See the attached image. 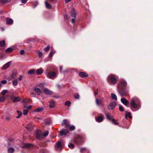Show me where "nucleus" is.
<instances>
[{"instance_id": "nucleus-25", "label": "nucleus", "mask_w": 153, "mask_h": 153, "mask_svg": "<svg viewBox=\"0 0 153 153\" xmlns=\"http://www.w3.org/2000/svg\"><path fill=\"white\" fill-rule=\"evenodd\" d=\"M7 151L8 153H13L14 151V149L12 148H10L8 149Z\"/></svg>"}, {"instance_id": "nucleus-48", "label": "nucleus", "mask_w": 153, "mask_h": 153, "mask_svg": "<svg viewBox=\"0 0 153 153\" xmlns=\"http://www.w3.org/2000/svg\"><path fill=\"white\" fill-rule=\"evenodd\" d=\"M74 98L76 99H79V96L77 93H76L75 94Z\"/></svg>"}, {"instance_id": "nucleus-59", "label": "nucleus", "mask_w": 153, "mask_h": 153, "mask_svg": "<svg viewBox=\"0 0 153 153\" xmlns=\"http://www.w3.org/2000/svg\"><path fill=\"white\" fill-rule=\"evenodd\" d=\"M22 76L20 75H19V80H21L22 79Z\"/></svg>"}, {"instance_id": "nucleus-55", "label": "nucleus", "mask_w": 153, "mask_h": 153, "mask_svg": "<svg viewBox=\"0 0 153 153\" xmlns=\"http://www.w3.org/2000/svg\"><path fill=\"white\" fill-rule=\"evenodd\" d=\"M27 0H21V2L23 4H25L27 1Z\"/></svg>"}, {"instance_id": "nucleus-10", "label": "nucleus", "mask_w": 153, "mask_h": 153, "mask_svg": "<svg viewBox=\"0 0 153 153\" xmlns=\"http://www.w3.org/2000/svg\"><path fill=\"white\" fill-rule=\"evenodd\" d=\"M43 90L45 93L47 95H51L53 94L52 91L47 88L43 89Z\"/></svg>"}, {"instance_id": "nucleus-13", "label": "nucleus", "mask_w": 153, "mask_h": 153, "mask_svg": "<svg viewBox=\"0 0 153 153\" xmlns=\"http://www.w3.org/2000/svg\"><path fill=\"white\" fill-rule=\"evenodd\" d=\"M121 102L125 105L127 106L128 104V101L125 98H123L121 99Z\"/></svg>"}, {"instance_id": "nucleus-19", "label": "nucleus", "mask_w": 153, "mask_h": 153, "mask_svg": "<svg viewBox=\"0 0 153 153\" xmlns=\"http://www.w3.org/2000/svg\"><path fill=\"white\" fill-rule=\"evenodd\" d=\"M79 76L82 77H85L88 76V75L85 72H81L79 74Z\"/></svg>"}, {"instance_id": "nucleus-43", "label": "nucleus", "mask_w": 153, "mask_h": 153, "mask_svg": "<svg viewBox=\"0 0 153 153\" xmlns=\"http://www.w3.org/2000/svg\"><path fill=\"white\" fill-rule=\"evenodd\" d=\"M68 146L69 148L72 149L74 147V145L71 143H70L68 145Z\"/></svg>"}, {"instance_id": "nucleus-49", "label": "nucleus", "mask_w": 153, "mask_h": 153, "mask_svg": "<svg viewBox=\"0 0 153 153\" xmlns=\"http://www.w3.org/2000/svg\"><path fill=\"white\" fill-rule=\"evenodd\" d=\"M31 107H32V106H31V105H29L28 106H24V108H26V109L28 110L29 109H30L31 108Z\"/></svg>"}, {"instance_id": "nucleus-11", "label": "nucleus", "mask_w": 153, "mask_h": 153, "mask_svg": "<svg viewBox=\"0 0 153 153\" xmlns=\"http://www.w3.org/2000/svg\"><path fill=\"white\" fill-rule=\"evenodd\" d=\"M33 90L36 92L38 93H37V95H40V94L42 92V90H41L40 89L36 87L34 88Z\"/></svg>"}, {"instance_id": "nucleus-57", "label": "nucleus", "mask_w": 153, "mask_h": 153, "mask_svg": "<svg viewBox=\"0 0 153 153\" xmlns=\"http://www.w3.org/2000/svg\"><path fill=\"white\" fill-rule=\"evenodd\" d=\"M10 119L11 118L7 116L6 117V120L7 121H9Z\"/></svg>"}, {"instance_id": "nucleus-4", "label": "nucleus", "mask_w": 153, "mask_h": 153, "mask_svg": "<svg viewBox=\"0 0 153 153\" xmlns=\"http://www.w3.org/2000/svg\"><path fill=\"white\" fill-rule=\"evenodd\" d=\"M56 73L55 72L50 71L48 74H46V76L48 78L52 79L56 77Z\"/></svg>"}, {"instance_id": "nucleus-46", "label": "nucleus", "mask_w": 153, "mask_h": 153, "mask_svg": "<svg viewBox=\"0 0 153 153\" xmlns=\"http://www.w3.org/2000/svg\"><path fill=\"white\" fill-rule=\"evenodd\" d=\"M106 116L107 119L108 120H110L111 119V117L108 113L106 114Z\"/></svg>"}, {"instance_id": "nucleus-17", "label": "nucleus", "mask_w": 153, "mask_h": 153, "mask_svg": "<svg viewBox=\"0 0 153 153\" xmlns=\"http://www.w3.org/2000/svg\"><path fill=\"white\" fill-rule=\"evenodd\" d=\"M13 20L10 18H7V19L6 24L7 25H11L13 23Z\"/></svg>"}, {"instance_id": "nucleus-42", "label": "nucleus", "mask_w": 153, "mask_h": 153, "mask_svg": "<svg viewBox=\"0 0 153 153\" xmlns=\"http://www.w3.org/2000/svg\"><path fill=\"white\" fill-rule=\"evenodd\" d=\"M28 111V110L24 109L23 111V114L24 115H26L27 114Z\"/></svg>"}, {"instance_id": "nucleus-28", "label": "nucleus", "mask_w": 153, "mask_h": 153, "mask_svg": "<svg viewBox=\"0 0 153 153\" xmlns=\"http://www.w3.org/2000/svg\"><path fill=\"white\" fill-rule=\"evenodd\" d=\"M31 100L30 99H24L23 100L22 102L23 103H27L30 102Z\"/></svg>"}, {"instance_id": "nucleus-31", "label": "nucleus", "mask_w": 153, "mask_h": 153, "mask_svg": "<svg viewBox=\"0 0 153 153\" xmlns=\"http://www.w3.org/2000/svg\"><path fill=\"white\" fill-rule=\"evenodd\" d=\"M18 83V80L17 79H15L13 81V85L14 86H16L17 85Z\"/></svg>"}, {"instance_id": "nucleus-12", "label": "nucleus", "mask_w": 153, "mask_h": 153, "mask_svg": "<svg viewBox=\"0 0 153 153\" xmlns=\"http://www.w3.org/2000/svg\"><path fill=\"white\" fill-rule=\"evenodd\" d=\"M66 128H68L70 131H73L75 129V128L74 126L71 125L70 124H67Z\"/></svg>"}, {"instance_id": "nucleus-23", "label": "nucleus", "mask_w": 153, "mask_h": 153, "mask_svg": "<svg viewBox=\"0 0 153 153\" xmlns=\"http://www.w3.org/2000/svg\"><path fill=\"white\" fill-rule=\"evenodd\" d=\"M111 98L112 100H115V101L117 100V96L114 93L111 94Z\"/></svg>"}, {"instance_id": "nucleus-34", "label": "nucleus", "mask_w": 153, "mask_h": 153, "mask_svg": "<svg viewBox=\"0 0 153 153\" xmlns=\"http://www.w3.org/2000/svg\"><path fill=\"white\" fill-rule=\"evenodd\" d=\"M13 51V49L11 48H7L6 50V52L7 53Z\"/></svg>"}, {"instance_id": "nucleus-44", "label": "nucleus", "mask_w": 153, "mask_h": 153, "mask_svg": "<svg viewBox=\"0 0 153 153\" xmlns=\"http://www.w3.org/2000/svg\"><path fill=\"white\" fill-rule=\"evenodd\" d=\"M5 100V97H0V102L4 101Z\"/></svg>"}, {"instance_id": "nucleus-30", "label": "nucleus", "mask_w": 153, "mask_h": 153, "mask_svg": "<svg viewBox=\"0 0 153 153\" xmlns=\"http://www.w3.org/2000/svg\"><path fill=\"white\" fill-rule=\"evenodd\" d=\"M56 146L58 148H61L62 145L61 142L60 141L58 142V143H57Z\"/></svg>"}, {"instance_id": "nucleus-37", "label": "nucleus", "mask_w": 153, "mask_h": 153, "mask_svg": "<svg viewBox=\"0 0 153 153\" xmlns=\"http://www.w3.org/2000/svg\"><path fill=\"white\" fill-rule=\"evenodd\" d=\"M50 46L48 45L46 48H44L43 50L44 51L48 52L50 49Z\"/></svg>"}, {"instance_id": "nucleus-62", "label": "nucleus", "mask_w": 153, "mask_h": 153, "mask_svg": "<svg viewBox=\"0 0 153 153\" xmlns=\"http://www.w3.org/2000/svg\"><path fill=\"white\" fill-rule=\"evenodd\" d=\"M71 22L73 23H74L75 19L74 18H72L71 20Z\"/></svg>"}, {"instance_id": "nucleus-53", "label": "nucleus", "mask_w": 153, "mask_h": 153, "mask_svg": "<svg viewBox=\"0 0 153 153\" xmlns=\"http://www.w3.org/2000/svg\"><path fill=\"white\" fill-rule=\"evenodd\" d=\"M7 82V81L5 80H2L1 81V83L3 84H5Z\"/></svg>"}, {"instance_id": "nucleus-35", "label": "nucleus", "mask_w": 153, "mask_h": 153, "mask_svg": "<svg viewBox=\"0 0 153 153\" xmlns=\"http://www.w3.org/2000/svg\"><path fill=\"white\" fill-rule=\"evenodd\" d=\"M5 45V42L3 40L0 42V46L1 47L4 46Z\"/></svg>"}, {"instance_id": "nucleus-21", "label": "nucleus", "mask_w": 153, "mask_h": 153, "mask_svg": "<svg viewBox=\"0 0 153 153\" xmlns=\"http://www.w3.org/2000/svg\"><path fill=\"white\" fill-rule=\"evenodd\" d=\"M21 100V98L20 97H15L13 100V102H18Z\"/></svg>"}, {"instance_id": "nucleus-63", "label": "nucleus", "mask_w": 153, "mask_h": 153, "mask_svg": "<svg viewBox=\"0 0 153 153\" xmlns=\"http://www.w3.org/2000/svg\"><path fill=\"white\" fill-rule=\"evenodd\" d=\"M20 115H18V116H17L16 117V118H19L22 115H21V113H20Z\"/></svg>"}, {"instance_id": "nucleus-61", "label": "nucleus", "mask_w": 153, "mask_h": 153, "mask_svg": "<svg viewBox=\"0 0 153 153\" xmlns=\"http://www.w3.org/2000/svg\"><path fill=\"white\" fill-rule=\"evenodd\" d=\"M17 113L19 114V115H20V113H21V115H22V112L21 111H19L18 110L17 111Z\"/></svg>"}, {"instance_id": "nucleus-5", "label": "nucleus", "mask_w": 153, "mask_h": 153, "mask_svg": "<svg viewBox=\"0 0 153 153\" xmlns=\"http://www.w3.org/2000/svg\"><path fill=\"white\" fill-rule=\"evenodd\" d=\"M36 138L39 140H41L43 137V134L40 130H37L36 132Z\"/></svg>"}, {"instance_id": "nucleus-7", "label": "nucleus", "mask_w": 153, "mask_h": 153, "mask_svg": "<svg viewBox=\"0 0 153 153\" xmlns=\"http://www.w3.org/2000/svg\"><path fill=\"white\" fill-rule=\"evenodd\" d=\"M116 103L115 102H112L108 106V108L109 110H111L114 108L116 106Z\"/></svg>"}, {"instance_id": "nucleus-3", "label": "nucleus", "mask_w": 153, "mask_h": 153, "mask_svg": "<svg viewBox=\"0 0 153 153\" xmlns=\"http://www.w3.org/2000/svg\"><path fill=\"white\" fill-rule=\"evenodd\" d=\"M117 78L116 76L111 75L108 76L107 78V80L110 85H115L117 82Z\"/></svg>"}, {"instance_id": "nucleus-8", "label": "nucleus", "mask_w": 153, "mask_h": 153, "mask_svg": "<svg viewBox=\"0 0 153 153\" xmlns=\"http://www.w3.org/2000/svg\"><path fill=\"white\" fill-rule=\"evenodd\" d=\"M69 131L67 129H62L60 131V135L61 136L65 135L68 133Z\"/></svg>"}, {"instance_id": "nucleus-27", "label": "nucleus", "mask_w": 153, "mask_h": 153, "mask_svg": "<svg viewBox=\"0 0 153 153\" xmlns=\"http://www.w3.org/2000/svg\"><path fill=\"white\" fill-rule=\"evenodd\" d=\"M131 113L130 112H126V115H125V117L126 119H127V117H128L130 118H131L132 117L131 115Z\"/></svg>"}, {"instance_id": "nucleus-52", "label": "nucleus", "mask_w": 153, "mask_h": 153, "mask_svg": "<svg viewBox=\"0 0 153 153\" xmlns=\"http://www.w3.org/2000/svg\"><path fill=\"white\" fill-rule=\"evenodd\" d=\"M112 123L113 124H114L115 125H117L118 124V123L117 122H115V120L114 119H113L112 120Z\"/></svg>"}, {"instance_id": "nucleus-15", "label": "nucleus", "mask_w": 153, "mask_h": 153, "mask_svg": "<svg viewBox=\"0 0 153 153\" xmlns=\"http://www.w3.org/2000/svg\"><path fill=\"white\" fill-rule=\"evenodd\" d=\"M43 72V70L42 68L37 69L36 71V74L38 75H40L42 74Z\"/></svg>"}, {"instance_id": "nucleus-33", "label": "nucleus", "mask_w": 153, "mask_h": 153, "mask_svg": "<svg viewBox=\"0 0 153 153\" xmlns=\"http://www.w3.org/2000/svg\"><path fill=\"white\" fill-rule=\"evenodd\" d=\"M45 84V83H41L38 84L37 86L40 88H42L44 87V85Z\"/></svg>"}, {"instance_id": "nucleus-64", "label": "nucleus", "mask_w": 153, "mask_h": 153, "mask_svg": "<svg viewBox=\"0 0 153 153\" xmlns=\"http://www.w3.org/2000/svg\"><path fill=\"white\" fill-rule=\"evenodd\" d=\"M59 69H60V72H61L62 69V66H60L59 67Z\"/></svg>"}, {"instance_id": "nucleus-18", "label": "nucleus", "mask_w": 153, "mask_h": 153, "mask_svg": "<svg viewBox=\"0 0 153 153\" xmlns=\"http://www.w3.org/2000/svg\"><path fill=\"white\" fill-rule=\"evenodd\" d=\"M103 120V118L102 116H99L97 118H96V121L99 123L102 122Z\"/></svg>"}, {"instance_id": "nucleus-14", "label": "nucleus", "mask_w": 153, "mask_h": 153, "mask_svg": "<svg viewBox=\"0 0 153 153\" xmlns=\"http://www.w3.org/2000/svg\"><path fill=\"white\" fill-rule=\"evenodd\" d=\"M11 64V62L10 61L5 65H4L2 67V69L3 70H5L8 68Z\"/></svg>"}, {"instance_id": "nucleus-45", "label": "nucleus", "mask_w": 153, "mask_h": 153, "mask_svg": "<svg viewBox=\"0 0 153 153\" xmlns=\"http://www.w3.org/2000/svg\"><path fill=\"white\" fill-rule=\"evenodd\" d=\"M119 109L121 111H123L124 110V108L121 105L119 106Z\"/></svg>"}, {"instance_id": "nucleus-22", "label": "nucleus", "mask_w": 153, "mask_h": 153, "mask_svg": "<svg viewBox=\"0 0 153 153\" xmlns=\"http://www.w3.org/2000/svg\"><path fill=\"white\" fill-rule=\"evenodd\" d=\"M43 109L44 108L42 107L39 108H38L35 109L34 110V111L35 112H40L43 111Z\"/></svg>"}, {"instance_id": "nucleus-56", "label": "nucleus", "mask_w": 153, "mask_h": 153, "mask_svg": "<svg viewBox=\"0 0 153 153\" xmlns=\"http://www.w3.org/2000/svg\"><path fill=\"white\" fill-rule=\"evenodd\" d=\"M24 51L23 50H21L20 52V53L21 55H23L24 53Z\"/></svg>"}, {"instance_id": "nucleus-24", "label": "nucleus", "mask_w": 153, "mask_h": 153, "mask_svg": "<svg viewBox=\"0 0 153 153\" xmlns=\"http://www.w3.org/2000/svg\"><path fill=\"white\" fill-rule=\"evenodd\" d=\"M69 124V123H68V121L67 120H64L61 123V125L62 126H63L64 125H65L66 127H65L66 128L67 124Z\"/></svg>"}, {"instance_id": "nucleus-32", "label": "nucleus", "mask_w": 153, "mask_h": 153, "mask_svg": "<svg viewBox=\"0 0 153 153\" xmlns=\"http://www.w3.org/2000/svg\"><path fill=\"white\" fill-rule=\"evenodd\" d=\"M49 132L48 131H45L44 133L43 134V137H46L49 134Z\"/></svg>"}, {"instance_id": "nucleus-58", "label": "nucleus", "mask_w": 153, "mask_h": 153, "mask_svg": "<svg viewBox=\"0 0 153 153\" xmlns=\"http://www.w3.org/2000/svg\"><path fill=\"white\" fill-rule=\"evenodd\" d=\"M30 95L32 96V97H34V94L33 92H31L30 93Z\"/></svg>"}, {"instance_id": "nucleus-26", "label": "nucleus", "mask_w": 153, "mask_h": 153, "mask_svg": "<svg viewBox=\"0 0 153 153\" xmlns=\"http://www.w3.org/2000/svg\"><path fill=\"white\" fill-rule=\"evenodd\" d=\"M45 4L46 6V7L48 9H50L51 8V6L47 1H45Z\"/></svg>"}, {"instance_id": "nucleus-6", "label": "nucleus", "mask_w": 153, "mask_h": 153, "mask_svg": "<svg viewBox=\"0 0 153 153\" xmlns=\"http://www.w3.org/2000/svg\"><path fill=\"white\" fill-rule=\"evenodd\" d=\"M104 102L102 100L96 99V104L99 107L103 106Z\"/></svg>"}, {"instance_id": "nucleus-9", "label": "nucleus", "mask_w": 153, "mask_h": 153, "mask_svg": "<svg viewBox=\"0 0 153 153\" xmlns=\"http://www.w3.org/2000/svg\"><path fill=\"white\" fill-rule=\"evenodd\" d=\"M71 15L72 17L75 18L76 16V10L74 8H72L70 11Z\"/></svg>"}, {"instance_id": "nucleus-40", "label": "nucleus", "mask_w": 153, "mask_h": 153, "mask_svg": "<svg viewBox=\"0 0 153 153\" xmlns=\"http://www.w3.org/2000/svg\"><path fill=\"white\" fill-rule=\"evenodd\" d=\"M8 91L7 90H4L1 91V94L2 95H4Z\"/></svg>"}, {"instance_id": "nucleus-54", "label": "nucleus", "mask_w": 153, "mask_h": 153, "mask_svg": "<svg viewBox=\"0 0 153 153\" xmlns=\"http://www.w3.org/2000/svg\"><path fill=\"white\" fill-rule=\"evenodd\" d=\"M51 123V121H49L48 122H46L45 123V124L46 125H50Z\"/></svg>"}, {"instance_id": "nucleus-36", "label": "nucleus", "mask_w": 153, "mask_h": 153, "mask_svg": "<svg viewBox=\"0 0 153 153\" xmlns=\"http://www.w3.org/2000/svg\"><path fill=\"white\" fill-rule=\"evenodd\" d=\"M27 128L29 131H31L32 130V127L30 125H27Z\"/></svg>"}, {"instance_id": "nucleus-16", "label": "nucleus", "mask_w": 153, "mask_h": 153, "mask_svg": "<svg viewBox=\"0 0 153 153\" xmlns=\"http://www.w3.org/2000/svg\"><path fill=\"white\" fill-rule=\"evenodd\" d=\"M33 147V146L32 144H26L24 145V146L22 147V148H30L32 149Z\"/></svg>"}, {"instance_id": "nucleus-60", "label": "nucleus", "mask_w": 153, "mask_h": 153, "mask_svg": "<svg viewBox=\"0 0 153 153\" xmlns=\"http://www.w3.org/2000/svg\"><path fill=\"white\" fill-rule=\"evenodd\" d=\"M65 3H67L70 1H71V0H65Z\"/></svg>"}, {"instance_id": "nucleus-2", "label": "nucleus", "mask_w": 153, "mask_h": 153, "mask_svg": "<svg viewBox=\"0 0 153 153\" xmlns=\"http://www.w3.org/2000/svg\"><path fill=\"white\" fill-rule=\"evenodd\" d=\"M131 104L133 108H138L137 110L140 108L141 107L140 101L137 97H135L131 98Z\"/></svg>"}, {"instance_id": "nucleus-47", "label": "nucleus", "mask_w": 153, "mask_h": 153, "mask_svg": "<svg viewBox=\"0 0 153 153\" xmlns=\"http://www.w3.org/2000/svg\"><path fill=\"white\" fill-rule=\"evenodd\" d=\"M54 53L53 51H51L49 54V57H52L53 56V55Z\"/></svg>"}, {"instance_id": "nucleus-29", "label": "nucleus", "mask_w": 153, "mask_h": 153, "mask_svg": "<svg viewBox=\"0 0 153 153\" xmlns=\"http://www.w3.org/2000/svg\"><path fill=\"white\" fill-rule=\"evenodd\" d=\"M35 70L32 69L30 70L28 72V73L30 74H33L35 73Z\"/></svg>"}, {"instance_id": "nucleus-20", "label": "nucleus", "mask_w": 153, "mask_h": 153, "mask_svg": "<svg viewBox=\"0 0 153 153\" xmlns=\"http://www.w3.org/2000/svg\"><path fill=\"white\" fill-rule=\"evenodd\" d=\"M50 104L49 105V107L50 108H53L55 106V102L53 100H51L49 102Z\"/></svg>"}, {"instance_id": "nucleus-51", "label": "nucleus", "mask_w": 153, "mask_h": 153, "mask_svg": "<svg viewBox=\"0 0 153 153\" xmlns=\"http://www.w3.org/2000/svg\"><path fill=\"white\" fill-rule=\"evenodd\" d=\"M49 1L51 3H56L57 2L56 0H49Z\"/></svg>"}, {"instance_id": "nucleus-38", "label": "nucleus", "mask_w": 153, "mask_h": 153, "mask_svg": "<svg viewBox=\"0 0 153 153\" xmlns=\"http://www.w3.org/2000/svg\"><path fill=\"white\" fill-rule=\"evenodd\" d=\"M81 152H83L85 151L88 152H89L88 150L85 148H82V149H81Z\"/></svg>"}, {"instance_id": "nucleus-50", "label": "nucleus", "mask_w": 153, "mask_h": 153, "mask_svg": "<svg viewBox=\"0 0 153 153\" xmlns=\"http://www.w3.org/2000/svg\"><path fill=\"white\" fill-rule=\"evenodd\" d=\"M38 55L39 56V57L41 58L42 57V53L41 52L39 51L38 52Z\"/></svg>"}, {"instance_id": "nucleus-41", "label": "nucleus", "mask_w": 153, "mask_h": 153, "mask_svg": "<svg viewBox=\"0 0 153 153\" xmlns=\"http://www.w3.org/2000/svg\"><path fill=\"white\" fill-rule=\"evenodd\" d=\"M71 103L70 101H67L65 102V104L66 105L69 106H70Z\"/></svg>"}, {"instance_id": "nucleus-39", "label": "nucleus", "mask_w": 153, "mask_h": 153, "mask_svg": "<svg viewBox=\"0 0 153 153\" xmlns=\"http://www.w3.org/2000/svg\"><path fill=\"white\" fill-rule=\"evenodd\" d=\"M9 0H0V2L2 4H5L8 2Z\"/></svg>"}, {"instance_id": "nucleus-1", "label": "nucleus", "mask_w": 153, "mask_h": 153, "mask_svg": "<svg viewBox=\"0 0 153 153\" xmlns=\"http://www.w3.org/2000/svg\"><path fill=\"white\" fill-rule=\"evenodd\" d=\"M127 85L126 82L123 79H121L119 83L117 86V89L119 91V93L122 94L123 92L125 91V88Z\"/></svg>"}]
</instances>
